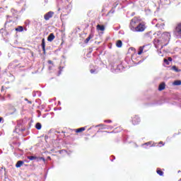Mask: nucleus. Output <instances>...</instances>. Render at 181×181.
Segmentation results:
<instances>
[{"label": "nucleus", "instance_id": "34", "mask_svg": "<svg viewBox=\"0 0 181 181\" xmlns=\"http://www.w3.org/2000/svg\"><path fill=\"white\" fill-rule=\"evenodd\" d=\"M25 101H27L28 103V104H32V101H30L28 99H25Z\"/></svg>", "mask_w": 181, "mask_h": 181}, {"label": "nucleus", "instance_id": "45", "mask_svg": "<svg viewBox=\"0 0 181 181\" xmlns=\"http://www.w3.org/2000/svg\"><path fill=\"white\" fill-rule=\"evenodd\" d=\"M54 111H57V107H54Z\"/></svg>", "mask_w": 181, "mask_h": 181}, {"label": "nucleus", "instance_id": "14", "mask_svg": "<svg viewBox=\"0 0 181 181\" xmlns=\"http://www.w3.org/2000/svg\"><path fill=\"white\" fill-rule=\"evenodd\" d=\"M96 29L98 30H100V32H103V30H105V27L103 25H100L98 24L97 26H96Z\"/></svg>", "mask_w": 181, "mask_h": 181}, {"label": "nucleus", "instance_id": "15", "mask_svg": "<svg viewBox=\"0 0 181 181\" xmlns=\"http://www.w3.org/2000/svg\"><path fill=\"white\" fill-rule=\"evenodd\" d=\"M16 32H23L25 30V28H23V26L22 25H18L17 28H14Z\"/></svg>", "mask_w": 181, "mask_h": 181}, {"label": "nucleus", "instance_id": "38", "mask_svg": "<svg viewBox=\"0 0 181 181\" xmlns=\"http://www.w3.org/2000/svg\"><path fill=\"white\" fill-rule=\"evenodd\" d=\"M2 121H4V118H2L1 117H0V122H2Z\"/></svg>", "mask_w": 181, "mask_h": 181}, {"label": "nucleus", "instance_id": "39", "mask_svg": "<svg viewBox=\"0 0 181 181\" xmlns=\"http://www.w3.org/2000/svg\"><path fill=\"white\" fill-rule=\"evenodd\" d=\"M168 62H172V57H168Z\"/></svg>", "mask_w": 181, "mask_h": 181}, {"label": "nucleus", "instance_id": "40", "mask_svg": "<svg viewBox=\"0 0 181 181\" xmlns=\"http://www.w3.org/2000/svg\"><path fill=\"white\" fill-rule=\"evenodd\" d=\"M37 112H38V117H40V115H41L40 112L39 110H37Z\"/></svg>", "mask_w": 181, "mask_h": 181}, {"label": "nucleus", "instance_id": "49", "mask_svg": "<svg viewBox=\"0 0 181 181\" xmlns=\"http://www.w3.org/2000/svg\"><path fill=\"white\" fill-rule=\"evenodd\" d=\"M111 162H114V159H112V160H111Z\"/></svg>", "mask_w": 181, "mask_h": 181}, {"label": "nucleus", "instance_id": "41", "mask_svg": "<svg viewBox=\"0 0 181 181\" xmlns=\"http://www.w3.org/2000/svg\"><path fill=\"white\" fill-rule=\"evenodd\" d=\"M44 2H45V4H47V2H49V0H45Z\"/></svg>", "mask_w": 181, "mask_h": 181}, {"label": "nucleus", "instance_id": "52", "mask_svg": "<svg viewBox=\"0 0 181 181\" xmlns=\"http://www.w3.org/2000/svg\"><path fill=\"white\" fill-rule=\"evenodd\" d=\"M178 173H180V170H178Z\"/></svg>", "mask_w": 181, "mask_h": 181}, {"label": "nucleus", "instance_id": "29", "mask_svg": "<svg viewBox=\"0 0 181 181\" xmlns=\"http://www.w3.org/2000/svg\"><path fill=\"white\" fill-rule=\"evenodd\" d=\"M104 122H106L107 124H111V122H112V120H111V119H106V120H104Z\"/></svg>", "mask_w": 181, "mask_h": 181}, {"label": "nucleus", "instance_id": "3", "mask_svg": "<svg viewBox=\"0 0 181 181\" xmlns=\"http://www.w3.org/2000/svg\"><path fill=\"white\" fill-rule=\"evenodd\" d=\"M173 35L177 39H181V23L177 24L173 30Z\"/></svg>", "mask_w": 181, "mask_h": 181}, {"label": "nucleus", "instance_id": "10", "mask_svg": "<svg viewBox=\"0 0 181 181\" xmlns=\"http://www.w3.org/2000/svg\"><path fill=\"white\" fill-rule=\"evenodd\" d=\"M0 33H1L3 37H5V36L9 35L11 31H7L6 30H4V28H1L0 30Z\"/></svg>", "mask_w": 181, "mask_h": 181}, {"label": "nucleus", "instance_id": "33", "mask_svg": "<svg viewBox=\"0 0 181 181\" xmlns=\"http://www.w3.org/2000/svg\"><path fill=\"white\" fill-rule=\"evenodd\" d=\"M158 145H162V146H165V144H163V141H160L158 143Z\"/></svg>", "mask_w": 181, "mask_h": 181}, {"label": "nucleus", "instance_id": "20", "mask_svg": "<svg viewBox=\"0 0 181 181\" xmlns=\"http://www.w3.org/2000/svg\"><path fill=\"white\" fill-rule=\"evenodd\" d=\"M156 173H158L159 176H163V171L160 170V168H157Z\"/></svg>", "mask_w": 181, "mask_h": 181}, {"label": "nucleus", "instance_id": "31", "mask_svg": "<svg viewBox=\"0 0 181 181\" xmlns=\"http://www.w3.org/2000/svg\"><path fill=\"white\" fill-rule=\"evenodd\" d=\"M28 159H37V157H35V156H28Z\"/></svg>", "mask_w": 181, "mask_h": 181}, {"label": "nucleus", "instance_id": "55", "mask_svg": "<svg viewBox=\"0 0 181 181\" xmlns=\"http://www.w3.org/2000/svg\"><path fill=\"white\" fill-rule=\"evenodd\" d=\"M26 162H29V160H26Z\"/></svg>", "mask_w": 181, "mask_h": 181}, {"label": "nucleus", "instance_id": "22", "mask_svg": "<svg viewBox=\"0 0 181 181\" xmlns=\"http://www.w3.org/2000/svg\"><path fill=\"white\" fill-rule=\"evenodd\" d=\"M173 86H181V81L176 80L173 83Z\"/></svg>", "mask_w": 181, "mask_h": 181}, {"label": "nucleus", "instance_id": "28", "mask_svg": "<svg viewBox=\"0 0 181 181\" xmlns=\"http://www.w3.org/2000/svg\"><path fill=\"white\" fill-rule=\"evenodd\" d=\"M90 72L91 74H97V70L95 69H90Z\"/></svg>", "mask_w": 181, "mask_h": 181}, {"label": "nucleus", "instance_id": "2", "mask_svg": "<svg viewBox=\"0 0 181 181\" xmlns=\"http://www.w3.org/2000/svg\"><path fill=\"white\" fill-rule=\"evenodd\" d=\"M112 73H119V71H124L125 67L124 66V62H122L120 64L117 66H112L110 69Z\"/></svg>", "mask_w": 181, "mask_h": 181}, {"label": "nucleus", "instance_id": "19", "mask_svg": "<svg viewBox=\"0 0 181 181\" xmlns=\"http://www.w3.org/2000/svg\"><path fill=\"white\" fill-rule=\"evenodd\" d=\"M171 69H173L174 71H175V73H180V71H181V70L177 69V67L176 66H173Z\"/></svg>", "mask_w": 181, "mask_h": 181}, {"label": "nucleus", "instance_id": "13", "mask_svg": "<svg viewBox=\"0 0 181 181\" xmlns=\"http://www.w3.org/2000/svg\"><path fill=\"white\" fill-rule=\"evenodd\" d=\"M54 34L50 33L47 37L48 42H53L54 40Z\"/></svg>", "mask_w": 181, "mask_h": 181}, {"label": "nucleus", "instance_id": "16", "mask_svg": "<svg viewBox=\"0 0 181 181\" xmlns=\"http://www.w3.org/2000/svg\"><path fill=\"white\" fill-rule=\"evenodd\" d=\"M93 37H94V34L90 33L88 37L85 40V43H88V42H90V40H91V39H93Z\"/></svg>", "mask_w": 181, "mask_h": 181}, {"label": "nucleus", "instance_id": "25", "mask_svg": "<svg viewBox=\"0 0 181 181\" xmlns=\"http://www.w3.org/2000/svg\"><path fill=\"white\" fill-rule=\"evenodd\" d=\"M152 146V141H148L143 144L144 148H148L146 146Z\"/></svg>", "mask_w": 181, "mask_h": 181}, {"label": "nucleus", "instance_id": "57", "mask_svg": "<svg viewBox=\"0 0 181 181\" xmlns=\"http://www.w3.org/2000/svg\"><path fill=\"white\" fill-rule=\"evenodd\" d=\"M25 30H27V29L25 28Z\"/></svg>", "mask_w": 181, "mask_h": 181}, {"label": "nucleus", "instance_id": "44", "mask_svg": "<svg viewBox=\"0 0 181 181\" xmlns=\"http://www.w3.org/2000/svg\"><path fill=\"white\" fill-rule=\"evenodd\" d=\"M156 28H159V24L156 25Z\"/></svg>", "mask_w": 181, "mask_h": 181}, {"label": "nucleus", "instance_id": "36", "mask_svg": "<svg viewBox=\"0 0 181 181\" xmlns=\"http://www.w3.org/2000/svg\"><path fill=\"white\" fill-rule=\"evenodd\" d=\"M48 64H53V62L51 61V60H49V61H48Z\"/></svg>", "mask_w": 181, "mask_h": 181}, {"label": "nucleus", "instance_id": "7", "mask_svg": "<svg viewBox=\"0 0 181 181\" xmlns=\"http://www.w3.org/2000/svg\"><path fill=\"white\" fill-rule=\"evenodd\" d=\"M53 15H54V12L49 11L48 13H47L44 15V19L45 21H49V19H50V18H53Z\"/></svg>", "mask_w": 181, "mask_h": 181}, {"label": "nucleus", "instance_id": "21", "mask_svg": "<svg viewBox=\"0 0 181 181\" xmlns=\"http://www.w3.org/2000/svg\"><path fill=\"white\" fill-rule=\"evenodd\" d=\"M145 47V46H142V47H140L139 49V52H138V54L139 55H141L142 54V53L144 52V48Z\"/></svg>", "mask_w": 181, "mask_h": 181}, {"label": "nucleus", "instance_id": "23", "mask_svg": "<svg viewBox=\"0 0 181 181\" xmlns=\"http://www.w3.org/2000/svg\"><path fill=\"white\" fill-rule=\"evenodd\" d=\"M23 163V160H18L17 163L16 164V167L21 168L22 166V164Z\"/></svg>", "mask_w": 181, "mask_h": 181}, {"label": "nucleus", "instance_id": "43", "mask_svg": "<svg viewBox=\"0 0 181 181\" xmlns=\"http://www.w3.org/2000/svg\"><path fill=\"white\" fill-rule=\"evenodd\" d=\"M111 158H112V159H115V156H111Z\"/></svg>", "mask_w": 181, "mask_h": 181}, {"label": "nucleus", "instance_id": "6", "mask_svg": "<svg viewBox=\"0 0 181 181\" xmlns=\"http://www.w3.org/2000/svg\"><path fill=\"white\" fill-rule=\"evenodd\" d=\"M132 122L133 125H138V124L141 122V118H139L138 115H134L132 117Z\"/></svg>", "mask_w": 181, "mask_h": 181}, {"label": "nucleus", "instance_id": "4", "mask_svg": "<svg viewBox=\"0 0 181 181\" xmlns=\"http://www.w3.org/2000/svg\"><path fill=\"white\" fill-rule=\"evenodd\" d=\"M146 26L144 23H139L135 28H133V32H144Z\"/></svg>", "mask_w": 181, "mask_h": 181}, {"label": "nucleus", "instance_id": "1", "mask_svg": "<svg viewBox=\"0 0 181 181\" xmlns=\"http://www.w3.org/2000/svg\"><path fill=\"white\" fill-rule=\"evenodd\" d=\"M154 35H156V36H160L154 39L153 44L156 49H159L160 47V50L158 49L159 56L163 57V54H162V49L165 46H168L169 41L170 40V33L165 32L161 34L160 32H157L154 33Z\"/></svg>", "mask_w": 181, "mask_h": 181}, {"label": "nucleus", "instance_id": "12", "mask_svg": "<svg viewBox=\"0 0 181 181\" xmlns=\"http://www.w3.org/2000/svg\"><path fill=\"white\" fill-rule=\"evenodd\" d=\"M166 88V85L165 84L164 82H163L162 83H160L158 86V90L159 91H163V90H165V88Z\"/></svg>", "mask_w": 181, "mask_h": 181}, {"label": "nucleus", "instance_id": "56", "mask_svg": "<svg viewBox=\"0 0 181 181\" xmlns=\"http://www.w3.org/2000/svg\"><path fill=\"white\" fill-rule=\"evenodd\" d=\"M180 181H181V178L180 179Z\"/></svg>", "mask_w": 181, "mask_h": 181}, {"label": "nucleus", "instance_id": "53", "mask_svg": "<svg viewBox=\"0 0 181 181\" xmlns=\"http://www.w3.org/2000/svg\"><path fill=\"white\" fill-rule=\"evenodd\" d=\"M59 110H62V107H59Z\"/></svg>", "mask_w": 181, "mask_h": 181}, {"label": "nucleus", "instance_id": "48", "mask_svg": "<svg viewBox=\"0 0 181 181\" xmlns=\"http://www.w3.org/2000/svg\"><path fill=\"white\" fill-rule=\"evenodd\" d=\"M40 159H45V158L44 157H40Z\"/></svg>", "mask_w": 181, "mask_h": 181}, {"label": "nucleus", "instance_id": "18", "mask_svg": "<svg viewBox=\"0 0 181 181\" xmlns=\"http://www.w3.org/2000/svg\"><path fill=\"white\" fill-rule=\"evenodd\" d=\"M151 33H152V32H148V33H146L145 35H144V37H146V39H152V37L151 36Z\"/></svg>", "mask_w": 181, "mask_h": 181}, {"label": "nucleus", "instance_id": "47", "mask_svg": "<svg viewBox=\"0 0 181 181\" xmlns=\"http://www.w3.org/2000/svg\"><path fill=\"white\" fill-rule=\"evenodd\" d=\"M42 160H43V162H46L47 160L46 159H42Z\"/></svg>", "mask_w": 181, "mask_h": 181}, {"label": "nucleus", "instance_id": "35", "mask_svg": "<svg viewBox=\"0 0 181 181\" xmlns=\"http://www.w3.org/2000/svg\"><path fill=\"white\" fill-rule=\"evenodd\" d=\"M4 100H5V98H4V96H0V100H1V101H4Z\"/></svg>", "mask_w": 181, "mask_h": 181}, {"label": "nucleus", "instance_id": "58", "mask_svg": "<svg viewBox=\"0 0 181 181\" xmlns=\"http://www.w3.org/2000/svg\"><path fill=\"white\" fill-rule=\"evenodd\" d=\"M163 52H166V51H165V50H163Z\"/></svg>", "mask_w": 181, "mask_h": 181}, {"label": "nucleus", "instance_id": "30", "mask_svg": "<svg viewBox=\"0 0 181 181\" xmlns=\"http://www.w3.org/2000/svg\"><path fill=\"white\" fill-rule=\"evenodd\" d=\"M155 146H159V145L158 144V143H153V144H151V146H150L151 147H155Z\"/></svg>", "mask_w": 181, "mask_h": 181}, {"label": "nucleus", "instance_id": "42", "mask_svg": "<svg viewBox=\"0 0 181 181\" xmlns=\"http://www.w3.org/2000/svg\"><path fill=\"white\" fill-rule=\"evenodd\" d=\"M93 127H94V126L90 127V128L88 129V131H90V129H93Z\"/></svg>", "mask_w": 181, "mask_h": 181}, {"label": "nucleus", "instance_id": "54", "mask_svg": "<svg viewBox=\"0 0 181 181\" xmlns=\"http://www.w3.org/2000/svg\"><path fill=\"white\" fill-rule=\"evenodd\" d=\"M36 96V95H33V97H35Z\"/></svg>", "mask_w": 181, "mask_h": 181}, {"label": "nucleus", "instance_id": "17", "mask_svg": "<svg viewBox=\"0 0 181 181\" xmlns=\"http://www.w3.org/2000/svg\"><path fill=\"white\" fill-rule=\"evenodd\" d=\"M83 131H86V127H81V128L75 129V132L77 134H80V132H83Z\"/></svg>", "mask_w": 181, "mask_h": 181}, {"label": "nucleus", "instance_id": "51", "mask_svg": "<svg viewBox=\"0 0 181 181\" xmlns=\"http://www.w3.org/2000/svg\"><path fill=\"white\" fill-rule=\"evenodd\" d=\"M58 104H59V105H60L61 103H60V102H59V103H58Z\"/></svg>", "mask_w": 181, "mask_h": 181}, {"label": "nucleus", "instance_id": "24", "mask_svg": "<svg viewBox=\"0 0 181 181\" xmlns=\"http://www.w3.org/2000/svg\"><path fill=\"white\" fill-rule=\"evenodd\" d=\"M35 128L36 129H38V130L42 129V124H40V122L36 123Z\"/></svg>", "mask_w": 181, "mask_h": 181}, {"label": "nucleus", "instance_id": "9", "mask_svg": "<svg viewBox=\"0 0 181 181\" xmlns=\"http://www.w3.org/2000/svg\"><path fill=\"white\" fill-rule=\"evenodd\" d=\"M98 127H102L101 129H112V127L111 126H107L104 124H100L95 126V128Z\"/></svg>", "mask_w": 181, "mask_h": 181}, {"label": "nucleus", "instance_id": "5", "mask_svg": "<svg viewBox=\"0 0 181 181\" xmlns=\"http://www.w3.org/2000/svg\"><path fill=\"white\" fill-rule=\"evenodd\" d=\"M136 23H138V21L136 20V18H134L131 20V22L129 24L130 30H132V32H134V29L136 28Z\"/></svg>", "mask_w": 181, "mask_h": 181}, {"label": "nucleus", "instance_id": "8", "mask_svg": "<svg viewBox=\"0 0 181 181\" xmlns=\"http://www.w3.org/2000/svg\"><path fill=\"white\" fill-rule=\"evenodd\" d=\"M26 128L22 125V124L18 123L17 126L16 127V131H21V132H23V131H25Z\"/></svg>", "mask_w": 181, "mask_h": 181}, {"label": "nucleus", "instance_id": "26", "mask_svg": "<svg viewBox=\"0 0 181 181\" xmlns=\"http://www.w3.org/2000/svg\"><path fill=\"white\" fill-rule=\"evenodd\" d=\"M116 46H117V47H122V41L118 40L116 42Z\"/></svg>", "mask_w": 181, "mask_h": 181}, {"label": "nucleus", "instance_id": "50", "mask_svg": "<svg viewBox=\"0 0 181 181\" xmlns=\"http://www.w3.org/2000/svg\"><path fill=\"white\" fill-rule=\"evenodd\" d=\"M110 12H112V13H114V11H111Z\"/></svg>", "mask_w": 181, "mask_h": 181}, {"label": "nucleus", "instance_id": "11", "mask_svg": "<svg viewBox=\"0 0 181 181\" xmlns=\"http://www.w3.org/2000/svg\"><path fill=\"white\" fill-rule=\"evenodd\" d=\"M41 47L42 49L43 54H46V42L45 41V38L42 40Z\"/></svg>", "mask_w": 181, "mask_h": 181}, {"label": "nucleus", "instance_id": "37", "mask_svg": "<svg viewBox=\"0 0 181 181\" xmlns=\"http://www.w3.org/2000/svg\"><path fill=\"white\" fill-rule=\"evenodd\" d=\"M10 77H11V80H13V81L15 80V76H13V75H11Z\"/></svg>", "mask_w": 181, "mask_h": 181}, {"label": "nucleus", "instance_id": "27", "mask_svg": "<svg viewBox=\"0 0 181 181\" xmlns=\"http://www.w3.org/2000/svg\"><path fill=\"white\" fill-rule=\"evenodd\" d=\"M64 69V66H59V71H58V76H60V74H62V71H63V69Z\"/></svg>", "mask_w": 181, "mask_h": 181}, {"label": "nucleus", "instance_id": "32", "mask_svg": "<svg viewBox=\"0 0 181 181\" xmlns=\"http://www.w3.org/2000/svg\"><path fill=\"white\" fill-rule=\"evenodd\" d=\"M164 63H165L167 65H169V60H168V59H164Z\"/></svg>", "mask_w": 181, "mask_h": 181}, {"label": "nucleus", "instance_id": "46", "mask_svg": "<svg viewBox=\"0 0 181 181\" xmlns=\"http://www.w3.org/2000/svg\"><path fill=\"white\" fill-rule=\"evenodd\" d=\"M47 159H51L50 156H47Z\"/></svg>", "mask_w": 181, "mask_h": 181}]
</instances>
